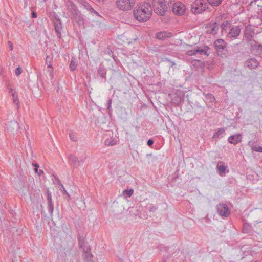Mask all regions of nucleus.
I'll return each instance as SVG.
<instances>
[{
	"label": "nucleus",
	"mask_w": 262,
	"mask_h": 262,
	"mask_svg": "<svg viewBox=\"0 0 262 262\" xmlns=\"http://www.w3.org/2000/svg\"><path fill=\"white\" fill-rule=\"evenodd\" d=\"M152 10L149 3H140L134 10V15L139 21H146L151 17Z\"/></svg>",
	"instance_id": "1"
},
{
	"label": "nucleus",
	"mask_w": 262,
	"mask_h": 262,
	"mask_svg": "<svg viewBox=\"0 0 262 262\" xmlns=\"http://www.w3.org/2000/svg\"><path fill=\"white\" fill-rule=\"evenodd\" d=\"M173 0H154V11L158 15H163Z\"/></svg>",
	"instance_id": "2"
},
{
	"label": "nucleus",
	"mask_w": 262,
	"mask_h": 262,
	"mask_svg": "<svg viewBox=\"0 0 262 262\" xmlns=\"http://www.w3.org/2000/svg\"><path fill=\"white\" fill-rule=\"evenodd\" d=\"M79 245L82 249V257L86 262H94L93 259V255L91 252L90 246L86 244L83 239H79Z\"/></svg>",
	"instance_id": "3"
},
{
	"label": "nucleus",
	"mask_w": 262,
	"mask_h": 262,
	"mask_svg": "<svg viewBox=\"0 0 262 262\" xmlns=\"http://www.w3.org/2000/svg\"><path fill=\"white\" fill-rule=\"evenodd\" d=\"M208 5L204 0H196L191 5V11L194 14H200L205 11Z\"/></svg>",
	"instance_id": "4"
},
{
	"label": "nucleus",
	"mask_w": 262,
	"mask_h": 262,
	"mask_svg": "<svg viewBox=\"0 0 262 262\" xmlns=\"http://www.w3.org/2000/svg\"><path fill=\"white\" fill-rule=\"evenodd\" d=\"M116 4L120 10L127 11L134 7L135 0H117Z\"/></svg>",
	"instance_id": "5"
},
{
	"label": "nucleus",
	"mask_w": 262,
	"mask_h": 262,
	"mask_svg": "<svg viewBox=\"0 0 262 262\" xmlns=\"http://www.w3.org/2000/svg\"><path fill=\"white\" fill-rule=\"evenodd\" d=\"M226 45L225 41L222 39H217L214 41V46L219 55H226L227 52Z\"/></svg>",
	"instance_id": "6"
},
{
	"label": "nucleus",
	"mask_w": 262,
	"mask_h": 262,
	"mask_svg": "<svg viewBox=\"0 0 262 262\" xmlns=\"http://www.w3.org/2000/svg\"><path fill=\"white\" fill-rule=\"evenodd\" d=\"M185 11L186 7L181 2L175 3L173 5L172 11L176 15H182L185 12Z\"/></svg>",
	"instance_id": "7"
},
{
	"label": "nucleus",
	"mask_w": 262,
	"mask_h": 262,
	"mask_svg": "<svg viewBox=\"0 0 262 262\" xmlns=\"http://www.w3.org/2000/svg\"><path fill=\"white\" fill-rule=\"evenodd\" d=\"M217 211L220 216L227 217L230 213V210L227 205L219 204L217 206Z\"/></svg>",
	"instance_id": "8"
},
{
	"label": "nucleus",
	"mask_w": 262,
	"mask_h": 262,
	"mask_svg": "<svg viewBox=\"0 0 262 262\" xmlns=\"http://www.w3.org/2000/svg\"><path fill=\"white\" fill-rule=\"evenodd\" d=\"M242 140V136L241 134H236L228 137V141L232 144L236 145Z\"/></svg>",
	"instance_id": "9"
},
{
	"label": "nucleus",
	"mask_w": 262,
	"mask_h": 262,
	"mask_svg": "<svg viewBox=\"0 0 262 262\" xmlns=\"http://www.w3.org/2000/svg\"><path fill=\"white\" fill-rule=\"evenodd\" d=\"M241 29L239 26H234L230 28L228 34L229 37L236 38L240 34Z\"/></svg>",
	"instance_id": "10"
},
{
	"label": "nucleus",
	"mask_w": 262,
	"mask_h": 262,
	"mask_svg": "<svg viewBox=\"0 0 262 262\" xmlns=\"http://www.w3.org/2000/svg\"><path fill=\"white\" fill-rule=\"evenodd\" d=\"M69 160L71 165L74 167L79 166L84 162L83 160L79 161L76 157L72 155H70L69 156Z\"/></svg>",
	"instance_id": "11"
},
{
	"label": "nucleus",
	"mask_w": 262,
	"mask_h": 262,
	"mask_svg": "<svg viewBox=\"0 0 262 262\" xmlns=\"http://www.w3.org/2000/svg\"><path fill=\"white\" fill-rule=\"evenodd\" d=\"M246 64L249 69H253L258 67L259 62L255 58H251L246 61Z\"/></svg>",
	"instance_id": "12"
},
{
	"label": "nucleus",
	"mask_w": 262,
	"mask_h": 262,
	"mask_svg": "<svg viewBox=\"0 0 262 262\" xmlns=\"http://www.w3.org/2000/svg\"><path fill=\"white\" fill-rule=\"evenodd\" d=\"M172 35V33L168 32H160L156 34V37L158 39L164 40L166 38H169Z\"/></svg>",
	"instance_id": "13"
},
{
	"label": "nucleus",
	"mask_w": 262,
	"mask_h": 262,
	"mask_svg": "<svg viewBox=\"0 0 262 262\" xmlns=\"http://www.w3.org/2000/svg\"><path fill=\"white\" fill-rule=\"evenodd\" d=\"M81 4L83 7L91 13L95 14L97 16H99V13L96 10H95L88 2L85 1H82Z\"/></svg>",
	"instance_id": "14"
},
{
	"label": "nucleus",
	"mask_w": 262,
	"mask_h": 262,
	"mask_svg": "<svg viewBox=\"0 0 262 262\" xmlns=\"http://www.w3.org/2000/svg\"><path fill=\"white\" fill-rule=\"evenodd\" d=\"M18 127L17 122L15 121H11L7 126V130L8 132H12L17 130Z\"/></svg>",
	"instance_id": "15"
},
{
	"label": "nucleus",
	"mask_w": 262,
	"mask_h": 262,
	"mask_svg": "<svg viewBox=\"0 0 262 262\" xmlns=\"http://www.w3.org/2000/svg\"><path fill=\"white\" fill-rule=\"evenodd\" d=\"M219 30L218 25L216 23H214L208 27L207 32L212 34H215Z\"/></svg>",
	"instance_id": "16"
},
{
	"label": "nucleus",
	"mask_w": 262,
	"mask_h": 262,
	"mask_svg": "<svg viewBox=\"0 0 262 262\" xmlns=\"http://www.w3.org/2000/svg\"><path fill=\"white\" fill-rule=\"evenodd\" d=\"M55 29L56 32L58 34H60L62 29L61 23L59 19L56 18V21L54 23Z\"/></svg>",
	"instance_id": "17"
},
{
	"label": "nucleus",
	"mask_w": 262,
	"mask_h": 262,
	"mask_svg": "<svg viewBox=\"0 0 262 262\" xmlns=\"http://www.w3.org/2000/svg\"><path fill=\"white\" fill-rule=\"evenodd\" d=\"M209 50V48L207 46H204L202 48H199L195 49V52L196 53L199 54L200 55H207V52Z\"/></svg>",
	"instance_id": "18"
},
{
	"label": "nucleus",
	"mask_w": 262,
	"mask_h": 262,
	"mask_svg": "<svg viewBox=\"0 0 262 262\" xmlns=\"http://www.w3.org/2000/svg\"><path fill=\"white\" fill-rule=\"evenodd\" d=\"M248 145L250 146L253 151L262 152V146L255 145L253 143H252L251 141L249 142Z\"/></svg>",
	"instance_id": "19"
},
{
	"label": "nucleus",
	"mask_w": 262,
	"mask_h": 262,
	"mask_svg": "<svg viewBox=\"0 0 262 262\" xmlns=\"http://www.w3.org/2000/svg\"><path fill=\"white\" fill-rule=\"evenodd\" d=\"M227 167L225 165H222L217 166V169L220 176H224L226 173Z\"/></svg>",
	"instance_id": "20"
},
{
	"label": "nucleus",
	"mask_w": 262,
	"mask_h": 262,
	"mask_svg": "<svg viewBox=\"0 0 262 262\" xmlns=\"http://www.w3.org/2000/svg\"><path fill=\"white\" fill-rule=\"evenodd\" d=\"M225 129L224 128H220L213 135V138H220L223 137L225 135Z\"/></svg>",
	"instance_id": "21"
},
{
	"label": "nucleus",
	"mask_w": 262,
	"mask_h": 262,
	"mask_svg": "<svg viewBox=\"0 0 262 262\" xmlns=\"http://www.w3.org/2000/svg\"><path fill=\"white\" fill-rule=\"evenodd\" d=\"M133 193V189H125L122 192L123 195L125 198H130Z\"/></svg>",
	"instance_id": "22"
},
{
	"label": "nucleus",
	"mask_w": 262,
	"mask_h": 262,
	"mask_svg": "<svg viewBox=\"0 0 262 262\" xmlns=\"http://www.w3.org/2000/svg\"><path fill=\"white\" fill-rule=\"evenodd\" d=\"M98 72L101 77H105L106 71L103 67H100L98 69Z\"/></svg>",
	"instance_id": "23"
},
{
	"label": "nucleus",
	"mask_w": 262,
	"mask_h": 262,
	"mask_svg": "<svg viewBox=\"0 0 262 262\" xmlns=\"http://www.w3.org/2000/svg\"><path fill=\"white\" fill-rule=\"evenodd\" d=\"M48 73L49 79L51 81V82L52 83V84H54L55 81L54 80V74L53 69H49L48 70Z\"/></svg>",
	"instance_id": "24"
},
{
	"label": "nucleus",
	"mask_w": 262,
	"mask_h": 262,
	"mask_svg": "<svg viewBox=\"0 0 262 262\" xmlns=\"http://www.w3.org/2000/svg\"><path fill=\"white\" fill-rule=\"evenodd\" d=\"M207 1L212 6H218L221 4L223 0H207Z\"/></svg>",
	"instance_id": "25"
},
{
	"label": "nucleus",
	"mask_w": 262,
	"mask_h": 262,
	"mask_svg": "<svg viewBox=\"0 0 262 262\" xmlns=\"http://www.w3.org/2000/svg\"><path fill=\"white\" fill-rule=\"evenodd\" d=\"M222 30L226 31L228 28L231 27V24L228 21H224L221 25Z\"/></svg>",
	"instance_id": "26"
},
{
	"label": "nucleus",
	"mask_w": 262,
	"mask_h": 262,
	"mask_svg": "<svg viewBox=\"0 0 262 262\" xmlns=\"http://www.w3.org/2000/svg\"><path fill=\"white\" fill-rule=\"evenodd\" d=\"M48 209L49 212L50 213V215L51 216H52L53 211H54L53 203L50 202V203H48Z\"/></svg>",
	"instance_id": "27"
},
{
	"label": "nucleus",
	"mask_w": 262,
	"mask_h": 262,
	"mask_svg": "<svg viewBox=\"0 0 262 262\" xmlns=\"http://www.w3.org/2000/svg\"><path fill=\"white\" fill-rule=\"evenodd\" d=\"M12 96L13 98L14 103L17 106V108H19V105L17 95L16 94V93H12Z\"/></svg>",
	"instance_id": "28"
},
{
	"label": "nucleus",
	"mask_w": 262,
	"mask_h": 262,
	"mask_svg": "<svg viewBox=\"0 0 262 262\" xmlns=\"http://www.w3.org/2000/svg\"><path fill=\"white\" fill-rule=\"evenodd\" d=\"M77 64L76 62L74 60H72L70 64V69L71 71H74L76 68Z\"/></svg>",
	"instance_id": "29"
},
{
	"label": "nucleus",
	"mask_w": 262,
	"mask_h": 262,
	"mask_svg": "<svg viewBox=\"0 0 262 262\" xmlns=\"http://www.w3.org/2000/svg\"><path fill=\"white\" fill-rule=\"evenodd\" d=\"M257 55L260 57L262 58V46L259 45L256 49Z\"/></svg>",
	"instance_id": "30"
},
{
	"label": "nucleus",
	"mask_w": 262,
	"mask_h": 262,
	"mask_svg": "<svg viewBox=\"0 0 262 262\" xmlns=\"http://www.w3.org/2000/svg\"><path fill=\"white\" fill-rule=\"evenodd\" d=\"M111 139H106L105 141V144L107 145L113 146L116 144V142L114 140L111 141Z\"/></svg>",
	"instance_id": "31"
},
{
	"label": "nucleus",
	"mask_w": 262,
	"mask_h": 262,
	"mask_svg": "<svg viewBox=\"0 0 262 262\" xmlns=\"http://www.w3.org/2000/svg\"><path fill=\"white\" fill-rule=\"evenodd\" d=\"M187 55L189 56H192L194 55H195L196 53V52H195V49L194 50H187L186 52Z\"/></svg>",
	"instance_id": "32"
},
{
	"label": "nucleus",
	"mask_w": 262,
	"mask_h": 262,
	"mask_svg": "<svg viewBox=\"0 0 262 262\" xmlns=\"http://www.w3.org/2000/svg\"><path fill=\"white\" fill-rule=\"evenodd\" d=\"M53 61L52 57L50 56H46V64H50L52 63Z\"/></svg>",
	"instance_id": "33"
},
{
	"label": "nucleus",
	"mask_w": 262,
	"mask_h": 262,
	"mask_svg": "<svg viewBox=\"0 0 262 262\" xmlns=\"http://www.w3.org/2000/svg\"><path fill=\"white\" fill-rule=\"evenodd\" d=\"M47 193H48V195H47V201H48V203H53L52 202V195H51V193L49 192V191H47Z\"/></svg>",
	"instance_id": "34"
},
{
	"label": "nucleus",
	"mask_w": 262,
	"mask_h": 262,
	"mask_svg": "<svg viewBox=\"0 0 262 262\" xmlns=\"http://www.w3.org/2000/svg\"><path fill=\"white\" fill-rule=\"evenodd\" d=\"M15 73L16 76H19L21 73V69L20 67H18L15 69Z\"/></svg>",
	"instance_id": "35"
},
{
	"label": "nucleus",
	"mask_w": 262,
	"mask_h": 262,
	"mask_svg": "<svg viewBox=\"0 0 262 262\" xmlns=\"http://www.w3.org/2000/svg\"><path fill=\"white\" fill-rule=\"evenodd\" d=\"M60 191L62 192L63 194H66L68 192L66 191L64 186L62 184H61V187L59 188Z\"/></svg>",
	"instance_id": "36"
},
{
	"label": "nucleus",
	"mask_w": 262,
	"mask_h": 262,
	"mask_svg": "<svg viewBox=\"0 0 262 262\" xmlns=\"http://www.w3.org/2000/svg\"><path fill=\"white\" fill-rule=\"evenodd\" d=\"M207 97L211 101H214L215 100L214 97L211 94H207Z\"/></svg>",
	"instance_id": "37"
},
{
	"label": "nucleus",
	"mask_w": 262,
	"mask_h": 262,
	"mask_svg": "<svg viewBox=\"0 0 262 262\" xmlns=\"http://www.w3.org/2000/svg\"><path fill=\"white\" fill-rule=\"evenodd\" d=\"M107 108L110 111L112 110V100L111 99H109L108 101Z\"/></svg>",
	"instance_id": "38"
},
{
	"label": "nucleus",
	"mask_w": 262,
	"mask_h": 262,
	"mask_svg": "<svg viewBox=\"0 0 262 262\" xmlns=\"http://www.w3.org/2000/svg\"><path fill=\"white\" fill-rule=\"evenodd\" d=\"M32 164H33V165L35 167V168L34 169L35 172L36 173H38V166H39L37 164H36V163H35V164H33V163Z\"/></svg>",
	"instance_id": "39"
},
{
	"label": "nucleus",
	"mask_w": 262,
	"mask_h": 262,
	"mask_svg": "<svg viewBox=\"0 0 262 262\" xmlns=\"http://www.w3.org/2000/svg\"><path fill=\"white\" fill-rule=\"evenodd\" d=\"M147 143L148 146H151L154 144V141L151 139H149Z\"/></svg>",
	"instance_id": "40"
},
{
	"label": "nucleus",
	"mask_w": 262,
	"mask_h": 262,
	"mask_svg": "<svg viewBox=\"0 0 262 262\" xmlns=\"http://www.w3.org/2000/svg\"><path fill=\"white\" fill-rule=\"evenodd\" d=\"M8 45H9L10 50L12 51L13 49V43L11 41H9Z\"/></svg>",
	"instance_id": "41"
},
{
	"label": "nucleus",
	"mask_w": 262,
	"mask_h": 262,
	"mask_svg": "<svg viewBox=\"0 0 262 262\" xmlns=\"http://www.w3.org/2000/svg\"><path fill=\"white\" fill-rule=\"evenodd\" d=\"M9 93H10L12 95V93H15V92L14 91L13 89L10 87V86H9Z\"/></svg>",
	"instance_id": "42"
},
{
	"label": "nucleus",
	"mask_w": 262,
	"mask_h": 262,
	"mask_svg": "<svg viewBox=\"0 0 262 262\" xmlns=\"http://www.w3.org/2000/svg\"><path fill=\"white\" fill-rule=\"evenodd\" d=\"M66 194L67 195V197L66 198V199H67V200L69 201L71 199L70 195L69 194L68 192Z\"/></svg>",
	"instance_id": "43"
},
{
	"label": "nucleus",
	"mask_w": 262,
	"mask_h": 262,
	"mask_svg": "<svg viewBox=\"0 0 262 262\" xmlns=\"http://www.w3.org/2000/svg\"><path fill=\"white\" fill-rule=\"evenodd\" d=\"M32 18H36L37 17V14L35 12H33L32 13Z\"/></svg>",
	"instance_id": "44"
},
{
	"label": "nucleus",
	"mask_w": 262,
	"mask_h": 262,
	"mask_svg": "<svg viewBox=\"0 0 262 262\" xmlns=\"http://www.w3.org/2000/svg\"><path fill=\"white\" fill-rule=\"evenodd\" d=\"M246 226H247L246 224H245L244 225V231L245 232H248V230L246 229Z\"/></svg>",
	"instance_id": "45"
},
{
	"label": "nucleus",
	"mask_w": 262,
	"mask_h": 262,
	"mask_svg": "<svg viewBox=\"0 0 262 262\" xmlns=\"http://www.w3.org/2000/svg\"><path fill=\"white\" fill-rule=\"evenodd\" d=\"M48 68H49V69H52V63L50 64H47Z\"/></svg>",
	"instance_id": "46"
},
{
	"label": "nucleus",
	"mask_w": 262,
	"mask_h": 262,
	"mask_svg": "<svg viewBox=\"0 0 262 262\" xmlns=\"http://www.w3.org/2000/svg\"><path fill=\"white\" fill-rule=\"evenodd\" d=\"M57 184L58 185L60 186V187H61V184H62L59 180L58 181Z\"/></svg>",
	"instance_id": "47"
},
{
	"label": "nucleus",
	"mask_w": 262,
	"mask_h": 262,
	"mask_svg": "<svg viewBox=\"0 0 262 262\" xmlns=\"http://www.w3.org/2000/svg\"><path fill=\"white\" fill-rule=\"evenodd\" d=\"M97 1L99 2H104L105 1V0H97Z\"/></svg>",
	"instance_id": "48"
},
{
	"label": "nucleus",
	"mask_w": 262,
	"mask_h": 262,
	"mask_svg": "<svg viewBox=\"0 0 262 262\" xmlns=\"http://www.w3.org/2000/svg\"><path fill=\"white\" fill-rule=\"evenodd\" d=\"M70 138H71V139L72 140V141H75L74 139L73 138V137H72L71 135H70Z\"/></svg>",
	"instance_id": "49"
},
{
	"label": "nucleus",
	"mask_w": 262,
	"mask_h": 262,
	"mask_svg": "<svg viewBox=\"0 0 262 262\" xmlns=\"http://www.w3.org/2000/svg\"><path fill=\"white\" fill-rule=\"evenodd\" d=\"M46 0H44V2H46Z\"/></svg>",
	"instance_id": "50"
}]
</instances>
